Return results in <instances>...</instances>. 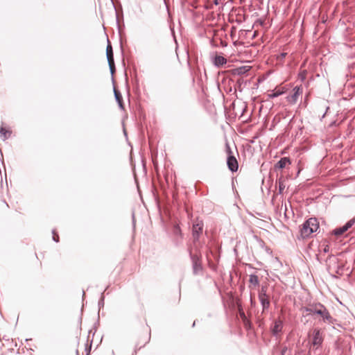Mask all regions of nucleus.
<instances>
[{
    "mask_svg": "<svg viewBox=\"0 0 355 355\" xmlns=\"http://www.w3.org/2000/svg\"><path fill=\"white\" fill-rule=\"evenodd\" d=\"M227 147V153L228 154L227 164L229 169L232 172H236L239 168V164L234 156L232 155V151L230 146L228 144L226 145Z\"/></svg>",
    "mask_w": 355,
    "mask_h": 355,
    "instance_id": "3",
    "label": "nucleus"
},
{
    "mask_svg": "<svg viewBox=\"0 0 355 355\" xmlns=\"http://www.w3.org/2000/svg\"><path fill=\"white\" fill-rule=\"evenodd\" d=\"M259 299L261 303L263 310L268 309L270 306L269 297L266 295V288L264 287L261 288V290L259 294Z\"/></svg>",
    "mask_w": 355,
    "mask_h": 355,
    "instance_id": "5",
    "label": "nucleus"
},
{
    "mask_svg": "<svg viewBox=\"0 0 355 355\" xmlns=\"http://www.w3.org/2000/svg\"><path fill=\"white\" fill-rule=\"evenodd\" d=\"M287 351V347H282V349H281V352H280V354L281 355H285V353Z\"/></svg>",
    "mask_w": 355,
    "mask_h": 355,
    "instance_id": "21",
    "label": "nucleus"
},
{
    "mask_svg": "<svg viewBox=\"0 0 355 355\" xmlns=\"http://www.w3.org/2000/svg\"><path fill=\"white\" fill-rule=\"evenodd\" d=\"M239 315L242 321L245 320L247 318L244 311L241 309H239Z\"/></svg>",
    "mask_w": 355,
    "mask_h": 355,
    "instance_id": "18",
    "label": "nucleus"
},
{
    "mask_svg": "<svg viewBox=\"0 0 355 355\" xmlns=\"http://www.w3.org/2000/svg\"><path fill=\"white\" fill-rule=\"evenodd\" d=\"M293 92H294V93L292 95L287 97L288 101L291 104L295 103L297 102L299 96L302 94V92H303L302 87V86H296L293 89Z\"/></svg>",
    "mask_w": 355,
    "mask_h": 355,
    "instance_id": "7",
    "label": "nucleus"
},
{
    "mask_svg": "<svg viewBox=\"0 0 355 355\" xmlns=\"http://www.w3.org/2000/svg\"><path fill=\"white\" fill-rule=\"evenodd\" d=\"M319 229V222L315 218H310L306 220L300 228V236L302 239L309 237L313 233Z\"/></svg>",
    "mask_w": 355,
    "mask_h": 355,
    "instance_id": "2",
    "label": "nucleus"
},
{
    "mask_svg": "<svg viewBox=\"0 0 355 355\" xmlns=\"http://www.w3.org/2000/svg\"><path fill=\"white\" fill-rule=\"evenodd\" d=\"M53 240L56 242H58L59 241V236L58 234H56L55 232H53Z\"/></svg>",
    "mask_w": 355,
    "mask_h": 355,
    "instance_id": "22",
    "label": "nucleus"
},
{
    "mask_svg": "<svg viewBox=\"0 0 355 355\" xmlns=\"http://www.w3.org/2000/svg\"><path fill=\"white\" fill-rule=\"evenodd\" d=\"M286 187V184L284 180L280 178L279 180V191L280 193H282Z\"/></svg>",
    "mask_w": 355,
    "mask_h": 355,
    "instance_id": "16",
    "label": "nucleus"
},
{
    "mask_svg": "<svg viewBox=\"0 0 355 355\" xmlns=\"http://www.w3.org/2000/svg\"><path fill=\"white\" fill-rule=\"evenodd\" d=\"M313 347L318 349L323 342L322 334L319 329H314L312 333V338L311 340Z\"/></svg>",
    "mask_w": 355,
    "mask_h": 355,
    "instance_id": "4",
    "label": "nucleus"
},
{
    "mask_svg": "<svg viewBox=\"0 0 355 355\" xmlns=\"http://www.w3.org/2000/svg\"><path fill=\"white\" fill-rule=\"evenodd\" d=\"M284 92L285 90H284V88H275V89L273 90L271 93L268 94V96L269 98H272L280 96Z\"/></svg>",
    "mask_w": 355,
    "mask_h": 355,
    "instance_id": "13",
    "label": "nucleus"
},
{
    "mask_svg": "<svg viewBox=\"0 0 355 355\" xmlns=\"http://www.w3.org/2000/svg\"><path fill=\"white\" fill-rule=\"evenodd\" d=\"M283 328V322L282 320H276L272 327V331L274 334L281 332Z\"/></svg>",
    "mask_w": 355,
    "mask_h": 355,
    "instance_id": "10",
    "label": "nucleus"
},
{
    "mask_svg": "<svg viewBox=\"0 0 355 355\" xmlns=\"http://www.w3.org/2000/svg\"><path fill=\"white\" fill-rule=\"evenodd\" d=\"M286 55V53H282V54H281V56H282V58H284Z\"/></svg>",
    "mask_w": 355,
    "mask_h": 355,
    "instance_id": "23",
    "label": "nucleus"
},
{
    "mask_svg": "<svg viewBox=\"0 0 355 355\" xmlns=\"http://www.w3.org/2000/svg\"><path fill=\"white\" fill-rule=\"evenodd\" d=\"M108 64H109V66H110V69L111 73H113L114 72V71H115L114 61L112 60V63H111L110 61H108Z\"/></svg>",
    "mask_w": 355,
    "mask_h": 355,
    "instance_id": "17",
    "label": "nucleus"
},
{
    "mask_svg": "<svg viewBox=\"0 0 355 355\" xmlns=\"http://www.w3.org/2000/svg\"><path fill=\"white\" fill-rule=\"evenodd\" d=\"M114 95H115V98H116L117 102L119 103L120 107H123L122 96H121L120 92L115 89H114Z\"/></svg>",
    "mask_w": 355,
    "mask_h": 355,
    "instance_id": "15",
    "label": "nucleus"
},
{
    "mask_svg": "<svg viewBox=\"0 0 355 355\" xmlns=\"http://www.w3.org/2000/svg\"><path fill=\"white\" fill-rule=\"evenodd\" d=\"M354 223L355 219H351L343 227L335 229L333 231V234L338 236H341L343 234L346 232L350 227H352Z\"/></svg>",
    "mask_w": 355,
    "mask_h": 355,
    "instance_id": "6",
    "label": "nucleus"
},
{
    "mask_svg": "<svg viewBox=\"0 0 355 355\" xmlns=\"http://www.w3.org/2000/svg\"><path fill=\"white\" fill-rule=\"evenodd\" d=\"M85 351H86V355H89L90 351H91V345L89 346H88V345L87 344L86 347H85Z\"/></svg>",
    "mask_w": 355,
    "mask_h": 355,
    "instance_id": "20",
    "label": "nucleus"
},
{
    "mask_svg": "<svg viewBox=\"0 0 355 355\" xmlns=\"http://www.w3.org/2000/svg\"><path fill=\"white\" fill-rule=\"evenodd\" d=\"M291 162L288 157H283L282 158L275 166L276 168L283 169L286 167V166L290 165Z\"/></svg>",
    "mask_w": 355,
    "mask_h": 355,
    "instance_id": "9",
    "label": "nucleus"
},
{
    "mask_svg": "<svg viewBox=\"0 0 355 355\" xmlns=\"http://www.w3.org/2000/svg\"><path fill=\"white\" fill-rule=\"evenodd\" d=\"M301 311L303 316L316 314L322 318L324 322L332 324L334 322L329 311L320 303L310 304L308 306L302 308Z\"/></svg>",
    "mask_w": 355,
    "mask_h": 355,
    "instance_id": "1",
    "label": "nucleus"
},
{
    "mask_svg": "<svg viewBox=\"0 0 355 355\" xmlns=\"http://www.w3.org/2000/svg\"><path fill=\"white\" fill-rule=\"evenodd\" d=\"M243 322L246 329L250 328L251 324H250V320L248 318H246L245 320H243Z\"/></svg>",
    "mask_w": 355,
    "mask_h": 355,
    "instance_id": "19",
    "label": "nucleus"
},
{
    "mask_svg": "<svg viewBox=\"0 0 355 355\" xmlns=\"http://www.w3.org/2000/svg\"><path fill=\"white\" fill-rule=\"evenodd\" d=\"M106 54H107V61H110L111 63H112V60H114V55H113L112 47V45L110 44V42H108V44L107 46Z\"/></svg>",
    "mask_w": 355,
    "mask_h": 355,
    "instance_id": "14",
    "label": "nucleus"
},
{
    "mask_svg": "<svg viewBox=\"0 0 355 355\" xmlns=\"http://www.w3.org/2000/svg\"><path fill=\"white\" fill-rule=\"evenodd\" d=\"M227 60L222 55H216L214 63L217 67L223 66L226 64Z\"/></svg>",
    "mask_w": 355,
    "mask_h": 355,
    "instance_id": "11",
    "label": "nucleus"
},
{
    "mask_svg": "<svg viewBox=\"0 0 355 355\" xmlns=\"http://www.w3.org/2000/svg\"><path fill=\"white\" fill-rule=\"evenodd\" d=\"M203 223L198 221L193 225V236L195 239H198L199 235L202 232Z\"/></svg>",
    "mask_w": 355,
    "mask_h": 355,
    "instance_id": "8",
    "label": "nucleus"
},
{
    "mask_svg": "<svg viewBox=\"0 0 355 355\" xmlns=\"http://www.w3.org/2000/svg\"><path fill=\"white\" fill-rule=\"evenodd\" d=\"M249 286L251 288H256L259 285V279L257 275H251L249 277Z\"/></svg>",
    "mask_w": 355,
    "mask_h": 355,
    "instance_id": "12",
    "label": "nucleus"
}]
</instances>
